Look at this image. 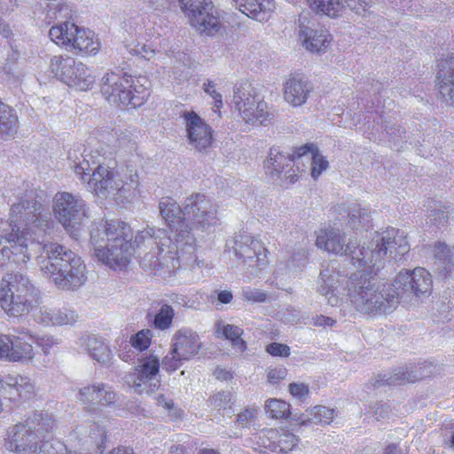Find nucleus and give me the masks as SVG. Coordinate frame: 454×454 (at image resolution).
Here are the masks:
<instances>
[{
  "mask_svg": "<svg viewBox=\"0 0 454 454\" xmlns=\"http://www.w3.org/2000/svg\"><path fill=\"white\" fill-rule=\"evenodd\" d=\"M346 281V286L341 287L344 279L340 273L329 266L320 271L317 282V293L325 298L332 307L344 308L350 304L363 314L386 312L395 307L398 301L391 285H380L374 276L379 267L373 268V272L364 267H358Z\"/></svg>",
  "mask_w": 454,
  "mask_h": 454,
  "instance_id": "f257e3e1",
  "label": "nucleus"
},
{
  "mask_svg": "<svg viewBox=\"0 0 454 454\" xmlns=\"http://www.w3.org/2000/svg\"><path fill=\"white\" fill-rule=\"evenodd\" d=\"M231 6L247 17L267 21L275 10L274 0H230Z\"/></svg>",
  "mask_w": 454,
  "mask_h": 454,
  "instance_id": "cd10ccee",
  "label": "nucleus"
},
{
  "mask_svg": "<svg viewBox=\"0 0 454 454\" xmlns=\"http://www.w3.org/2000/svg\"><path fill=\"white\" fill-rule=\"evenodd\" d=\"M19 120L16 112L0 101V138L8 139L18 130Z\"/></svg>",
  "mask_w": 454,
  "mask_h": 454,
  "instance_id": "473e14b6",
  "label": "nucleus"
},
{
  "mask_svg": "<svg viewBox=\"0 0 454 454\" xmlns=\"http://www.w3.org/2000/svg\"><path fill=\"white\" fill-rule=\"evenodd\" d=\"M291 395L297 399H303L309 394V387L304 383L294 382L288 387Z\"/></svg>",
  "mask_w": 454,
  "mask_h": 454,
  "instance_id": "5fc2aeb1",
  "label": "nucleus"
},
{
  "mask_svg": "<svg viewBox=\"0 0 454 454\" xmlns=\"http://www.w3.org/2000/svg\"><path fill=\"white\" fill-rule=\"evenodd\" d=\"M0 397L10 402L17 403L20 401V395L17 392V387L9 382V374L0 380Z\"/></svg>",
  "mask_w": 454,
  "mask_h": 454,
  "instance_id": "c03bdc74",
  "label": "nucleus"
},
{
  "mask_svg": "<svg viewBox=\"0 0 454 454\" xmlns=\"http://www.w3.org/2000/svg\"><path fill=\"white\" fill-rule=\"evenodd\" d=\"M312 91L311 82L298 74L290 76L283 84V98L293 107L305 105Z\"/></svg>",
  "mask_w": 454,
  "mask_h": 454,
  "instance_id": "a878e982",
  "label": "nucleus"
},
{
  "mask_svg": "<svg viewBox=\"0 0 454 454\" xmlns=\"http://www.w3.org/2000/svg\"><path fill=\"white\" fill-rule=\"evenodd\" d=\"M10 334L0 333V360L6 362Z\"/></svg>",
  "mask_w": 454,
  "mask_h": 454,
  "instance_id": "bf43d9fd",
  "label": "nucleus"
},
{
  "mask_svg": "<svg viewBox=\"0 0 454 454\" xmlns=\"http://www.w3.org/2000/svg\"><path fill=\"white\" fill-rule=\"evenodd\" d=\"M49 36L56 44L74 54L95 56L101 49L94 32L68 21L52 27Z\"/></svg>",
  "mask_w": 454,
  "mask_h": 454,
  "instance_id": "f8f14e48",
  "label": "nucleus"
},
{
  "mask_svg": "<svg viewBox=\"0 0 454 454\" xmlns=\"http://www.w3.org/2000/svg\"><path fill=\"white\" fill-rule=\"evenodd\" d=\"M159 208L161 216L167 222H174L175 218H177L176 223L180 227V223L183 219H181L178 215L181 214V210L179 206L171 198H163L159 203Z\"/></svg>",
  "mask_w": 454,
  "mask_h": 454,
  "instance_id": "58836bf2",
  "label": "nucleus"
},
{
  "mask_svg": "<svg viewBox=\"0 0 454 454\" xmlns=\"http://www.w3.org/2000/svg\"><path fill=\"white\" fill-rule=\"evenodd\" d=\"M203 86L205 92L215 100L213 111L215 113L219 112L220 108L223 106V100L222 94L216 90V85L213 82L208 81L205 82Z\"/></svg>",
  "mask_w": 454,
  "mask_h": 454,
  "instance_id": "3c124183",
  "label": "nucleus"
},
{
  "mask_svg": "<svg viewBox=\"0 0 454 454\" xmlns=\"http://www.w3.org/2000/svg\"><path fill=\"white\" fill-rule=\"evenodd\" d=\"M215 337L226 340L227 339V324L224 319H219L215 324Z\"/></svg>",
  "mask_w": 454,
  "mask_h": 454,
  "instance_id": "e2e57ef3",
  "label": "nucleus"
},
{
  "mask_svg": "<svg viewBox=\"0 0 454 454\" xmlns=\"http://www.w3.org/2000/svg\"><path fill=\"white\" fill-rule=\"evenodd\" d=\"M313 325L315 326L328 327L333 326L335 324V320L332 317H325L323 315H317L312 318Z\"/></svg>",
  "mask_w": 454,
  "mask_h": 454,
  "instance_id": "680f3d73",
  "label": "nucleus"
},
{
  "mask_svg": "<svg viewBox=\"0 0 454 454\" xmlns=\"http://www.w3.org/2000/svg\"><path fill=\"white\" fill-rule=\"evenodd\" d=\"M78 314L73 309L53 307L51 325H72L78 320Z\"/></svg>",
  "mask_w": 454,
  "mask_h": 454,
  "instance_id": "a19ab883",
  "label": "nucleus"
},
{
  "mask_svg": "<svg viewBox=\"0 0 454 454\" xmlns=\"http://www.w3.org/2000/svg\"><path fill=\"white\" fill-rule=\"evenodd\" d=\"M183 215V220L178 223L183 234L176 235V243L166 231L158 230L156 235L152 228L137 231L135 237L137 247H152L144 256L145 265L153 269H174L179 266V260H185V255L193 254V239L189 235L188 229L209 223V220L214 218L212 205L204 195L192 194L185 200Z\"/></svg>",
  "mask_w": 454,
  "mask_h": 454,
  "instance_id": "7ed1b4c3",
  "label": "nucleus"
},
{
  "mask_svg": "<svg viewBox=\"0 0 454 454\" xmlns=\"http://www.w3.org/2000/svg\"><path fill=\"white\" fill-rule=\"evenodd\" d=\"M233 252L238 259H242L251 276H258L267 264L268 251L262 242L247 233L234 239Z\"/></svg>",
  "mask_w": 454,
  "mask_h": 454,
  "instance_id": "f3484780",
  "label": "nucleus"
},
{
  "mask_svg": "<svg viewBox=\"0 0 454 454\" xmlns=\"http://www.w3.org/2000/svg\"><path fill=\"white\" fill-rule=\"evenodd\" d=\"M157 403L160 406H162L165 410L172 411V415L176 418L180 416L179 410L175 408V403L172 400H167L163 395H159L157 397Z\"/></svg>",
  "mask_w": 454,
  "mask_h": 454,
  "instance_id": "13d9d810",
  "label": "nucleus"
},
{
  "mask_svg": "<svg viewBox=\"0 0 454 454\" xmlns=\"http://www.w3.org/2000/svg\"><path fill=\"white\" fill-rule=\"evenodd\" d=\"M53 307L43 305L32 309V317L35 322L43 326H49L52 324Z\"/></svg>",
  "mask_w": 454,
  "mask_h": 454,
  "instance_id": "49530a36",
  "label": "nucleus"
},
{
  "mask_svg": "<svg viewBox=\"0 0 454 454\" xmlns=\"http://www.w3.org/2000/svg\"><path fill=\"white\" fill-rule=\"evenodd\" d=\"M79 345L84 348L90 356L97 362L106 364L112 358L108 346L95 335H85L79 339Z\"/></svg>",
  "mask_w": 454,
  "mask_h": 454,
  "instance_id": "7c9ffc66",
  "label": "nucleus"
},
{
  "mask_svg": "<svg viewBox=\"0 0 454 454\" xmlns=\"http://www.w3.org/2000/svg\"><path fill=\"white\" fill-rule=\"evenodd\" d=\"M174 316V309L170 305H162L154 317V327L161 331L169 329L172 325Z\"/></svg>",
  "mask_w": 454,
  "mask_h": 454,
  "instance_id": "79ce46f5",
  "label": "nucleus"
},
{
  "mask_svg": "<svg viewBox=\"0 0 454 454\" xmlns=\"http://www.w3.org/2000/svg\"><path fill=\"white\" fill-rule=\"evenodd\" d=\"M68 160L76 176L87 184V189L100 199L122 202L131 197L139 185L137 170L130 166H121L114 169L103 163L93 169L77 150L68 152Z\"/></svg>",
  "mask_w": 454,
  "mask_h": 454,
  "instance_id": "20e7f679",
  "label": "nucleus"
},
{
  "mask_svg": "<svg viewBox=\"0 0 454 454\" xmlns=\"http://www.w3.org/2000/svg\"><path fill=\"white\" fill-rule=\"evenodd\" d=\"M93 427V432L82 440L79 452H71L67 446L59 440H52L51 442H46L43 450L45 451V454H92L101 447L106 438V433L102 427L98 425H94Z\"/></svg>",
  "mask_w": 454,
  "mask_h": 454,
  "instance_id": "b1692460",
  "label": "nucleus"
},
{
  "mask_svg": "<svg viewBox=\"0 0 454 454\" xmlns=\"http://www.w3.org/2000/svg\"><path fill=\"white\" fill-rule=\"evenodd\" d=\"M148 84L145 76L133 77L122 71H107L101 79L100 90L110 104L135 108L146 101Z\"/></svg>",
  "mask_w": 454,
  "mask_h": 454,
  "instance_id": "1a4fd4ad",
  "label": "nucleus"
},
{
  "mask_svg": "<svg viewBox=\"0 0 454 454\" xmlns=\"http://www.w3.org/2000/svg\"><path fill=\"white\" fill-rule=\"evenodd\" d=\"M10 221L0 219V266L10 262L27 263L40 247L53 226L49 210L34 198H21L13 203Z\"/></svg>",
  "mask_w": 454,
  "mask_h": 454,
  "instance_id": "f03ea898",
  "label": "nucleus"
},
{
  "mask_svg": "<svg viewBox=\"0 0 454 454\" xmlns=\"http://www.w3.org/2000/svg\"><path fill=\"white\" fill-rule=\"evenodd\" d=\"M210 403L212 405H214L215 408L224 409L225 408V403H226V394L224 391H220L215 394L210 398Z\"/></svg>",
  "mask_w": 454,
  "mask_h": 454,
  "instance_id": "052dcab7",
  "label": "nucleus"
},
{
  "mask_svg": "<svg viewBox=\"0 0 454 454\" xmlns=\"http://www.w3.org/2000/svg\"><path fill=\"white\" fill-rule=\"evenodd\" d=\"M77 399L88 409H94L96 406L114 405L117 401V394L111 386L97 382L81 387Z\"/></svg>",
  "mask_w": 454,
  "mask_h": 454,
  "instance_id": "4be33fe9",
  "label": "nucleus"
},
{
  "mask_svg": "<svg viewBox=\"0 0 454 454\" xmlns=\"http://www.w3.org/2000/svg\"><path fill=\"white\" fill-rule=\"evenodd\" d=\"M41 273L60 290H75L87 281L86 266L82 258L70 249L58 244L46 243L37 249Z\"/></svg>",
  "mask_w": 454,
  "mask_h": 454,
  "instance_id": "39448f33",
  "label": "nucleus"
},
{
  "mask_svg": "<svg viewBox=\"0 0 454 454\" xmlns=\"http://www.w3.org/2000/svg\"><path fill=\"white\" fill-rule=\"evenodd\" d=\"M266 351L272 356L287 357L290 356V348L286 344L278 342L267 345Z\"/></svg>",
  "mask_w": 454,
  "mask_h": 454,
  "instance_id": "864d4df0",
  "label": "nucleus"
},
{
  "mask_svg": "<svg viewBox=\"0 0 454 454\" xmlns=\"http://www.w3.org/2000/svg\"><path fill=\"white\" fill-rule=\"evenodd\" d=\"M54 420L47 411H35L26 424H17L7 431L4 447L16 454H45L44 434L52 431Z\"/></svg>",
  "mask_w": 454,
  "mask_h": 454,
  "instance_id": "6e6552de",
  "label": "nucleus"
},
{
  "mask_svg": "<svg viewBox=\"0 0 454 454\" xmlns=\"http://www.w3.org/2000/svg\"><path fill=\"white\" fill-rule=\"evenodd\" d=\"M202 348L199 335L186 328L176 331L170 342V349L164 356L161 365L168 372L176 371L184 362L197 356Z\"/></svg>",
  "mask_w": 454,
  "mask_h": 454,
  "instance_id": "4468645a",
  "label": "nucleus"
},
{
  "mask_svg": "<svg viewBox=\"0 0 454 454\" xmlns=\"http://www.w3.org/2000/svg\"><path fill=\"white\" fill-rule=\"evenodd\" d=\"M356 245V243L351 239L346 244L343 232L337 227L329 226L319 230L317 233L316 246L318 248L336 255H348L355 267L357 264L355 263L352 255L361 247Z\"/></svg>",
  "mask_w": 454,
  "mask_h": 454,
  "instance_id": "6ab92c4d",
  "label": "nucleus"
},
{
  "mask_svg": "<svg viewBox=\"0 0 454 454\" xmlns=\"http://www.w3.org/2000/svg\"><path fill=\"white\" fill-rule=\"evenodd\" d=\"M131 239V229L122 221H100L91 226L90 242L95 256L114 270L129 264L133 250Z\"/></svg>",
  "mask_w": 454,
  "mask_h": 454,
  "instance_id": "423d86ee",
  "label": "nucleus"
},
{
  "mask_svg": "<svg viewBox=\"0 0 454 454\" xmlns=\"http://www.w3.org/2000/svg\"><path fill=\"white\" fill-rule=\"evenodd\" d=\"M38 293L28 278L23 274H9L2 279L0 304L12 317H22L32 311Z\"/></svg>",
  "mask_w": 454,
  "mask_h": 454,
  "instance_id": "9b49d317",
  "label": "nucleus"
},
{
  "mask_svg": "<svg viewBox=\"0 0 454 454\" xmlns=\"http://www.w3.org/2000/svg\"><path fill=\"white\" fill-rule=\"evenodd\" d=\"M152 337L153 333L151 330H141L130 339V343L133 348L143 351L150 346Z\"/></svg>",
  "mask_w": 454,
  "mask_h": 454,
  "instance_id": "09e8293b",
  "label": "nucleus"
},
{
  "mask_svg": "<svg viewBox=\"0 0 454 454\" xmlns=\"http://www.w3.org/2000/svg\"><path fill=\"white\" fill-rule=\"evenodd\" d=\"M310 7L320 14L331 18L340 16L346 8L345 0H309Z\"/></svg>",
  "mask_w": 454,
  "mask_h": 454,
  "instance_id": "c9c22d12",
  "label": "nucleus"
},
{
  "mask_svg": "<svg viewBox=\"0 0 454 454\" xmlns=\"http://www.w3.org/2000/svg\"><path fill=\"white\" fill-rule=\"evenodd\" d=\"M295 160L297 173L306 170L304 161L310 163V176L314 180H317L329 168L326 157L314 144H307L297 148Z\"/></svg>",
  "mask_w": 454,
  "mask_h": 454,
  "instance_id": "5701e85b",
  "label": "nucleus"
},
{
  "mask_svg": "<svg viewBox=\"0 0 454 454\" xmlns=\"http://www.w3.org/2000/svg\"><path fill=\"white\" fill-rule=\"evenodd\" d=\"M190 25L200 34L213 35L220 28L216 9L211 0H179Z\"/></svg>",
  "mask_w": 454,
  "mask_h": 454,
  "instance_id": "2eb2a0df",
  "label": "nucleus"
},
{
  "mask_svg": "<svg viewBox=\"0 0 454 454\" xmlns=\"http://www.w3.org/2000/svg\"><path fill=\"white\" fill-rule=\"evenodd\" d=\"M434 254L435 266L441 274L449 275L454 271V248L438 243L434 246Z\"/></svg>",
  "mask_w": 454,
  "mask_h": 454,
  "instance_id": "72a5a7b5",
  "label": "nucleus"
},
{
  "mask_svg": "<svg viewBox=\"0 0 454 454\" xmlns=\"http://www.w3.org/2000/svg\"><path fill=\"white\" fill-rule=\"evenodd\" d=\"M432 286L431 274L421 267L415 268L413 270H401L392 283L398 302L405 300L411 294L417 297L429 295Z\"/></svg>",
  "mask_w": 454,
  "mask_h": 454,
  "instance_id": "dca6fc26",
  "label": "nucleus"
},
{
  "mask_svg": "<svg viewBox=\"0 0 454 454\" xmlns=\"http://www.w3.org/2000/svg\"><path fill=\"white\" fill-rule=\"evenodd\" d=\"M264 410L269 418L275 419H286L292 414L290 403L278 398L267 399Z\"/></svg>",
  "mask_w": 454,
  "mask_h": 454,
  "instance_id": "e433bc0d",
  "label": "nucleus"
},
{
  "mask_svg": "<svg viewBox=\"0 0 454 454\" xmlns=\"http://www.w3.org/2000/svg\"><path fill=\"white\" fill-rule=\"evenodd\" d=\"M159 369V358L151 355L140 360L134 371L125 376V381L138 393H153L160 385Z\"/></svg>",
  "mask_w": 454,
  "mask_h": 454,
  "instance_id": "a211bd4d",
  "label": "nucleus"
},
{
  "mask_svg": "<svg viewBox=\"0 0 454 454\" xmlns=\"http://www.w3.org/2000/svg\"><path fill=\"white\" fill-rule=\"evenodd\" d=\"M297 42L305 51L310 53L322 54L329 48L332 35L327 30L311 24L305 19H300Z\"/></svg>",
  "mask_w": 454,
  "mask_h": 454,
  "instance_id": "aec40b11",
  "label": "nucleus"
},
{
  "mask_svg": "<svg viewBox=\"0 0 454 454\" xmlns=\"http://www.w3.org/2000/svg\"><path fill=\"white\" fill-rule=\"evenodd\" d=\"M334 414L333 409L325 406H315L308 410L307 419L301 421L329 424L333 420Z\"/></svg>",
  "mask_w": 454,
  "mask_h": 454,
  "instance_id": "4c0bfd02",
  "label": "nucleus"
},
{
  "mask_svg": "<svg viewBox=\"0 0 454 454\" xmlns=\"http://www.w3.org/2000/svg\"><path fill=\"white\" fill-rule=\"evenodd\" d=\"M18 335L10 334L8 355L6 362L9 363H31L35 356V350L33 345L24 340V336L29 339L34 335L27 329L16 330Z\"/></svg>",
  "mask_w": 454,
  "mask_h": 454,
  "instance_id": "393cba45",
  "label": "nucleus"
},
{
  "mask_svg": "<svg viewBox=\"0 0 454 454\" xmlns=\"http://www.w3.org/2000/svg\"><path fill=\"white\" fill-rule=\"evenodd\" d=\"M243 298L249 302H263L267 299V294L260 290L251 287H246L242 290Z\"/></svg>",
  "mask_w": 454,
  "mask_h": 454,
  "instance_id": "603ef678",
  "label": "nucleus"
},
{
  "mask_svg": "<svg viewBox=\"0 0 454 454\" xmlns=\"http://www.w3.org/2000/svg\"><path fill=\"white\" fill-rule=\"evenodd\" d=\"M298 439L293 434H284L278 441L280 451L288 452L292 450L294 447L297 445Z\"/></svg>",
  "mask_w": 454,
  "mask_h": 454,
  "instance_id": "6e6d98bb",
  "label": "nucleus"
},
{
  "mask_svg": "<svg viewBox=\"0 0 454 454\" xmlns=\"http://www.w3.org/2000/svg\"><path fill=\"white\" fill-rule=\"evenodd\" d=\"M229 110L231 127L244 132L266 126L273 117L268 103L248 83L234 87Z\"/></svg>",
  "mask_w": 454,
  "mask_h": 454,
  "instance_id": "0eeeda50",
  "label": "nucleus"
},
{
  "mask_svg": "<svg viewBox=\"0 0 454 454\" xmlns=\"http://www.w3.org/2000/svg\"><path fill=\"white\" fill-rule=\"evenodd\" d=\"M410 250L407 237L403 231L390 228L376 234L372 241L364 242L352 256L358 267H364L370 273L379 267L387 253L393 257L405 254Z\"/></svg>",
  "mask_w": 454,
  "mask_h": 454,
  "instance_id": "9d476101",
  "label": "nucleus"
},
{
  "mask_svg": "<svg viewBox=\"0 0 454 454\" xmlns=\"http://www.w3.org/2000/svg\"><path fill=\"white\" fill-rule=\"evenodd\" d=\"M291 166L296 167L295 152L293 154V158L290 159L275 148L270 150L269 155L263 162L266 173L271 177L278 176L284 173L286 178L290 180V183H294L298 180L297 170H293L292 172L286 170V168Z\"/></svg>",
  "mask_w": 454,
  "mask_h": 454,
  "instance_id": "bb28decb",
  "label": "nucleus"
},
{
  "mask_svg": "<svg viewBox=\"0 0 454 454\" xmlns=\"http://www.w3.org/2000/svg\"><path fill=\"white\" fill-rule=\"evenodd\" d=\"M370 210L361 204L354 203L348 207V217L352 227L356 223H367L369 222Z\"/></svg>",
  "mask_w": 454,
  "mask_h": 454,
  "instance_id": "37998d69",
  "label": "nucleus"
},
{
  "mask_svg": "<svg viewBox=\"0 0 454 454\" xmlns=\"http://www.w3.org/2000/svg\"><path fill=\"white\" fill-rule=\"evenodd\" d=\"M95 82L96 76L93 71L82 62L76 61L68 75V80L64 83L77 90L86 91L93 87Z\"/></svg>",
  "mask_w": 454,
  "mask_h": 454,
  "instance_id": "c756f323",
  "label": "nucleus"
},
{
  "mask_svg": "<svg viewBox=\"0 0 454 454\" xmlns=\"http://www.w3.org/2000/svg\"><path fill=\"white\" fill-rule=\"evenodd\" d=\"M108 454H135V452L131 448L119 447L112 450Z\"/></svg>",
  "mask_w": 454,
  "mask_h": 454,
  "instance_id": "338daca9",
  "label": "nucleus"
},
{
  "mask_svg": "<svg viewBox=\"0 0 454 454\" xmlns=\"http://www.w3.org/2000/svg\"><path fill=\"white\" fill-rule=\"evenodd\" d=\"M52 211L64 229L75 238L83 220L89 217V208L84 200L67 192H59L54 195Z\"/></svg>",
  "mask_w": 454,
  "mask_h": 454,
  "instance_id": "ddd939ff",
  "label": "nucleus"
},
{
  "mask_svg": "<svg viewBox=\"0 0 454 454\" xmlns=\"http://www.w3.org/2000/svg\"><path fill=\"white\" fill-rule=\"evenodd\" d=\"M437 84L447 104L454 106V54L440 60Z\"/></svg>",
  "mask_w": 454,
  "mask_h": 454,
  "instance_id": "c85d7f7f",
  "label": "nucleus"
},
{
  "mask_svg": "<svg viewBox=\"0 0 454 454\" xmlns=\"http://www.w3.org/2000/svg\"><path fill=\"white\" fill-rule=\"evenodd\" d=\"M9 382L17 387L20 395V401L26 400L31 396L35 390L34 383L27 377L9 374Z\"/></svg>",
  "mask_w": 454,
  "mask_h": 454,
  "instance_id": "ea45409f",
  "label": "nucleus"
},
{
  "mask_svg": "<svg viewBox=\"0 0 454 454\" xmlns=\"http://www.w3.org/2000/svg\"><path fill=\"white\" fill-rule=\"evenodd\" d=\"M163 43H165V40L160 37L147 43L132 41L128 43L127 49L132 55L139 56L150 61L156 55H159V59H162V56L167 54L166 51L162 52Z\"/></svg>",
  "mask_w": 454,
  "mask_h": 454,
  "instance_id": "2f4dec72",
  "label": "nucleus"
},
{
  "mask_svg": "<svg viewBox=\"0 0 454 454\" xmlns=\"http://www.w3.org/2000/svg\"><path fill=\"white\" fill-rule=\"evenodd\" d=\"M181 117L190 145L199 151L207 148L212 142L210 127L193 111H184Z\"/></svg>",
  "mask_w": 454,
  "mask_h": 454,
  "instance_id": "412c9836",
  "label": "nucleus"
},
{
  "mask_svg": "<svg viewBox=\"0 0 454 454\" xmlns=\"http://www.w3.org/2000/svg\"><path fill=\"white\" fill-rule=\"evenodd\" d=\"M169 454H184V448L180 445H173L169 450Z\"/></svg>",
  "mask_w": 454,
  "mask_h": 454,
  "instance_id": "774afa93",
  "label": "nucleus"
},
{
  "mask_svg": "<svg viewBox=\"0 0 454 454\" xmlns=\"http://www.w3.org/2000/svg\"><path fill=\"white\" fill-rule=\"evenodd\" d=\"M242 333L241 328L229 325V343L231 344L235 355L243 353L247 348L246 342L241 339Z\"/></svg>",
  "mask_w": 454,
  "mask_h": 454,
  "instance_id": "a18cd8bd",
  "label": "nucleus"
},
{
  "mask_svg": "<svg viewBox=\"0 0 454 454\" xmlns=\"http://www.w3.org/2000/svg\"><path fill=\"white\" fill-rule=\"evenodd\" d=\"M256 417H257V411L255 409H246L244 411L240 412L238 415L237 422L241 427H247L252 422L254 421Z\"/></svg>",
  "mask_w": 454,
  "mask_h": 454,
  "instance_id": "4d7b16f0",
  "label": "nucleus"
},
{
  "mask_svg": "<svg viewBox=\"0 0 454 454\" xmlns=\"http://www.w3.org/2000/svg\"><path fill=\"white\" fill-rule=\"evenodd\" d=\"M287 373L288 370L283 365L268 368L266 371L267 381L271 385H278L286 378Z\"/></svg>",
  "mask_w": 454,
  "mask_h": 454,
  "instance_id": "8fccbe9b",
  "label": "nucleus"
},
{
  "mask_svg": "<svg viewBox=\"0 0 454 454\" xmlns=\"http://www.w3.org/2000/svg\"><path fill=\"white\" fill-rule=\"evenodd\" d=\"M35 343L41 348L44 355H48L54 348H57L61 340L58 337L50 334H44L42 336H35L32 338Z\"/></svg>",
  "mask_w": 454,
  "mask_h": 454,
  "instance_id": "de8ad7c7",
  "label": "nucleus"
},
{
  "mask_svg": "<svg viewBox=\"0 0 454 454\" xmlns=\"http://www.w3.org/2000/svg\"><path fill=\"white\" fill-rule=\"evenodd\" d=\"M383 454H405L397 445L389 444L386 447Z\"/></svg>",
  "mask_w": 454,
  "mask_h": 454,
  "instance_id": "0e129e2a",
  "label": "nucleus"
},
{
  "mask_svg": "<svg viewBox=\"0 0 454 454\" xmlns=\"http://www.w3.org/2000/svg\"><path fill=\"white\" fill-rule=\"evenodd\" d=\"M214 375L219 380H225L227 379V371L223 367H217L214 372Z\"/></svg>",
  "mask_w": 454,
  "mask_h": 454,
  "instance_id": "69168bd1",
  "label": "nucleus"
},
{
  "mask_svg": "<svg viewBox=\"0 0 454 454\" xmlns=\"http://www.w3.org/2000/svg\"><path fill=\"white\" fill-rule=\"evenodd\" d=\"M75 62L72 57L56 55L50 59L49 69L58 80L65 82L66 80H68V75Z\"/></svg>",
  "mask_w": 454,
  "mask_h": 454,
  "instance_id": "f704fd0d",
  "label": "nucleus"
}]
</instances>
